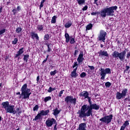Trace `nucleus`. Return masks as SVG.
Here are the masks:
<instances>
[{"mask_svg": "<svg viewBox=\"0 0 130 130\" xmlns=\"http://www.w3.org/2000/svg\"><path fill=\"white\" fill-rule=\"evenodd\" d=\"M89 105H83L81 110L77 112L79 114V117L82 118L83 117H89V116H93V109L94 110H99L100 107L96 104H92L91 102V98H88Z\"/></svg>", "mask_w": 130, "mask_h": 130, "instance_id": "obj_1", "label": "nucleus"}, {"mask_svg": "<svg viewBox=\"0 0 130 130\" xmlns=\"http://www.w3.org/2000/svg\"><path fill=\"white\" fill-rule=\"evenodd\" d=\"M117 10V6H112L111 7H107L101 11V16L103 18H105L106 16H114V11Z\"/></svg>", "mask_w": 130, "mask_h": 130, "instance_id": "obj_2", "label": "nucleus"}, {"mask_svg": "<svg viewBox=\"0 0 130 130\" xmlns=\"http://www.w3.org/2000/svg\"><path fill=\"white\" fill-rule=\"evenodd\" d=\"M21 92H17L16 95H19V98H29L31 95L30 89L27 88V84H24L21 88Z\"/></svg>", "mask_w": 130, "mask_h": 130, "instance_id": "obj_3", "label": "nucleus"}, {"mask_svg": "<svg viewBox=\"0 0 130 130\" xmlns=\"http://www.w3.org/2000/svg\"><path fill=\"white\" fill-rule=\"evenodd\" d=\"M125 54H126V51L125 50L119 53L118 51H115L112 55L114 58H117V59H120V61H123L125 59Z\"/></svg>", "mask_w": 130, "mask_h": 130, "instance_id": "obj_4", "label": "nucleus"}, {"mask_svg": "<svg viewBox=\"0 0 130 130\" xmlns=\"http://www.w3.org/2000/svg\"><path fill=\"white\" fill-rule=\"evenodd\" d=\"M112 118H113V115L110 114V115L105 116L104 117H102L100 119V121L106 123V124H109L110 123V122H111Z\"/></svg>", "mask_w": 130, "mask_h": 130, "instance_id": "obj_5", "label": "nucleus"}, {"mask_svg": "<svg viewBox=\"0 0 130 130\" xmlns=\"http://www.w3.org/2000/svg\"><path fill=\"white\" fill-rule=\"evenodd\" d=\"M56 122V120H55V119L53 118H48L45 122V124L47 127H51Z\"/></svg>", "mask_w": 130, "mask_h": 130, "instance_id": "obj_6", "label": "nucleus"}, {"mask_svg": "<svg viewBox=\"0 0 130 130\" xmlns=\"http://www.w3.org/2000/svg\"><path fill=\"white\" fill-rule=\"evenodd\" d=\"M127 95V89L124 88L122 90L121 93L117 92L116 93L117 98H125V96Z\"/></svg>", "mask_w": 130, "mask_h": 130, "instance_id": "obj_7", "label": "nucleus"}, {"mask_svg": "<svg viewBox=\"0 0 130 130\" xmlns=\"http://www.w3.org/2000/svg\"><path fill=\"white\" fill-rule=\"evenodd\" d=\"M106 35H107V33L104 30H101L100 35L98 37V40L99 41H103V42H105V40L106 38Z\"/></svg>", "mask_w": 130, "mask_h": 130, "instance_id": "obj_8", "label": "nucleus"}, {"mask_svg": "<svg viewBox=\"0 0 130 130\" xmlns=\"http://www.w3.org/2000/svg\"><path fill=\"white\" fill-rule=\"evenodd\" d=\"M15 107L14 106H9L7 107V108L5 110L7 113H13V114H16L17 113V111L15 110L14 108Z\"/></svg>", "mask_w": 130, "mask_h": 130, "instance_id": "obj_9", "label": "nucleus"}, {"mask_svg": "<svg viewBox=\"0 0 130 130\" xmlns=\"http://www.w3.org/2000/svg\"><path fill=\"white\" fill-rule=\"evenodd\" d=\"M98 53L99 54V56H100V57H103V56L109 57V54H108L107 51L105 50L103 51L101 50L100 51H99Z\"/></svg>", "mask_w": 130, "mask_h": 130, "instance_id": "obj_10", "label": "nucleus"}, {"mask_svg": "<svg viewBox=\"0 0 130 130\" xmlns=\"http://www.w3.org/2000/svg\"><path fill=\"white\" fill-rule=\"evenodd\" d=\"M77 61H78L79 64L82 63V62H83L84 61V54L82 51L80 52L78 57L77 59Z\"/></svg>", "mask_w": 130, "mask_h": 130, "instance_id": "obj_11", "label": "nucleus"}, {"mask_svg": "<svg viewBox=\"0 0 130 130\" xmlns=\"http://www.w3.org/2000/svg\"><path fill=\"white\" fill-rule=\"evenodd\" d=\"M65 101L66 102H67V103H69V102H70V103H71V104H73V105H76V102L77 101V100L73 98H66Z\"/></svg>", "mask_w": 130, "mask_h": 130, "instance_id": "obj_12", "label": "nucleus"}, {"mask_svg": "<svg viewBox=\"0 0 130 130\" xmlns=\"http://www.w3.org/2000/svg\"><path fill=\"white\" fill-rule=\"evenodd\" d=\"M24 53V48H21L19 50V51L17 52V53L15 55V57L17 58H18V59H20V55L23 54Z\"/></svg>", "mask_w": 130, "mask_h": 130, "instance_id": "obj_13", "label": "nucleus"}, {"mask_svg": "<svg viewBox=\"0 0 130 130\" xmlns=\"http://www.w3.org/2000/svg\"><path fill=\"white\" fill-rule=\"evenodd\" d=\"M87 124L86 123H81L77 129L76 130H87Z\"/></svg>", "mask_w": 130, "mask_h": 130, "instance_id": "obj_14", "label": "nucleus"}, {"mask_svg": "<svg viewBox=\"0 0 130 130\" xmlns=\"http://www.w3.org/2000/svg\"><path fill=\"white\" fill-rule=\"evenodd\" d=\"M80 97H84V98H90L89 97V92L87 91H83L79 94Z\"/></svg>", "mask_w": 130, "mask_h": 130, "instance_id": "obj_15", "label": "nucleus"}, {"mask_svg": "<svg viewBox=\"0 0 130 130\" xmlns=\"http://www.w3.org/2000/svg\"><path fill=\"white\" fill-rule=\"evenodd\" d=\"M101 71V79L104 80L105 79V77L106 76V72H105V70L104 69L101 68V70H100Z\"/></svg>", "mask_w": 130, "mask_h": 130, "instance_id": "obj_16", "label": "nucleus"}, {"mask_svg": "<svg viewBox=\"0 0 130 130\" xmlns=\"http://www.w3.org/2000/svg\"><path fill=\"white\" fill-rule=\"evenodd\" d=\"M33 121H37L38 120H42V115L41 113H38L35 118L33 119Z\"/></svg>", "mask_w": 130, "mask_h": 130, "instance_id": "obj_17", "label": "nucleus"}, {"mask_svg": "<svg viewBox=\"0 0 130 130\" xmlns=\"http://www.w3.org/2000/svg\"><path fill=\"white\" fill-rule=\"evenodd\" d=\"M127 125H129V122H128V121H125L123 125L121 126L120 130H124Z\"/></svg>", "mask_w": 130, "mask_h": 130, "instance_id": "obj_18", "label": "nucleus"}, {"mask_svg": "<svg viewBox=\"0 0 130 130\" xmlns=\"http://www.w3.org/2000/svg\"><path fill=\"white\" fill-rule=\"evenodd\" d=\"M2 108H4L5 110L10 106L9 102H5L2 103Z\"/></svg>", "mask_w": 130, "mask_h": 130, "instance_id": "obj_19", "label": "nucleus"}, {"mask_svg": "<svg viewBox=\"0 0 130 130\" xmlns=\"http://www.w3.org/2000/svg\"><path fill=\"white\" fill-rule=\"evenodd\" d=\"M53 114L54 115V116H56L57 115H58L59 113H60V111H61V110H58L57 108H56L55 109L53 110Z\"/></svg>", "mask_w": 130, "mask_h": 130, "instance_id": "obj_20", "label": "nucleus"}, {"mask_svg": "<svg viewBox=\"0 0 130 130\" xmlns=\"http://www.w3.org/2000/svg\"><path fill=\"white\" fill-rule=\"evenodd\" d=\"M31 37L32 39H37V40H39V37H38V35L34 32H31Z\"/></svg>", "mask_w": 130, "mask_h": 130, "instance_id": "obj_21", "label": "nucleus"}, {"mask_svg": "<svg viewBox=\"0 0 130 130\" xmlns=\"http://www.w3.org/2000/svg\"><path fill=\"white\" fill-rule=\"evenodd\" d=\"M42 116H46L49 113V109L47 110H42L40 112Z\"/></svg>", "mask_w": 130, "mask_h": 130, "instance_id": "obj_22", "label": "nucleus"}, {"mask_svg": "<svg viewBox=\"0 0 130 130\" xmlns=\"http://www.w3.org/2000/svg\"><path fill=\"white\" fill-rule=\"evenodd\" d=\"M72 25H73V23H72V21H69L65 24L64 27L65 28H70Z\"/></svg>", "mask_w": 130, "mask_h": 130, "instance_id": "obj_23", "label": "nucleus"}, {"mask_svg": "<svg viewBox=\"0 0 130 130\" xmlns=\"http://www.w3.org/2000/svg\"><path fill=\"white\" fill-rule=\"evenodd\" d=\"M64 36L66 39V42H67V43H69V42L70 41V35L68 33H65Z\"/></svg>", "mask_w": 130, "mask_h": 130, "instance_id": "obj_24", "label": "nucleus"}, {"mask_svg": "<svg viewBox=\"0 0 130 130\" xmlns=\"http://www.w3.org/2000/svg\"><path fill=\"white\" fill-rule=\"evenodd\" d=\"M78 5L79 6H82V5H85V0H76Z\"/></svg>", "mask_w": 130, "mask_h": 130, "instance_id": "obj_25", "label": "nucleus"}, {"mask_svg": "<svg viewBox=\"0 0 130 130\" xmlns=\"http://www.w3.org/2000/svg\"><path fill=\"white\" fill-rule=\"evenodd\" d=\"M44 26L42 25H38L37 27V29H38V31L40 32L43 30Z\"/></svg>", "mask_w": 130, "mask_h": 130, "instance_id": "obj_26", "label": "nucleus"}, {"mask_svg": "<svg viewBox=\"0 0 130 130\" xmlns=\"http://www.w3.org/2000/svg\"><path fill=\"white\" fill-rule=\"evenodd\" d=\"M79 76V74H77V72H71V76L72 78H77Z\"/></svg>", "mask_w": 130, "mask_h": 130, "instance_id": "obj_27", "label": "nucleus"}, {"mask_svg": "<svg viewBox=\"0 0 130 130\" xmlns=\"http://www.w3.org/2000/svg\"><path fill=\"white\" fill-rule=\"evenodd\" d=\"M56 16H54L51 20V23H52L53 24H55V23H56Z\"/></svg>", "mask_w": 130, "mask_h": 130, "instance_id": "obj_28", "label": "nucleus"}, {"mask_svg": "<svg viewBox=\"0 0 130 130\" xmlns=\"http://www.w3.org/2000/svg\"><path fill=\"white\" fill-rule=\"evenodd\" d=\"M93 27V24L91 23H89L88 25L86 26V30H90V29H92V27Z\"/></svg>", "mask_w": 130, "mask_h": 130, "instance_id": "obj_29", "label": "nucleus"}, {"mask_svg": "<svg viewBox=\"0 0 130 130\" xmlns=\"http://www.w3.org/2000/svg\"><path fill=\"white\" fill-rule=\"evenodd\" d=\"M28 58H29V54H26L24 55L23 60H25L26 62L28 61Z\"/></svg>", "mask_w": 130, "mask_h": 130, "instance_id": "obj_30", "label": "nucleus"}, {"mask_svg": "<svg viewBox=\"0 0 130 130\" xmlns=\"http://www.w3.org/2000/svg\"><path fill=\"white\" fill-rule=\"evenodd\" d=\"M106 74H111V70L110 68H106L105 69Z\"/></svg>", "mask_w": 130, "mask_h": 130, "instance_id": "obj_31", "label": "nucleus"}, {"mask_svg": "<svg viewBox=\"0 0 130 130\" xmlns=\"http://www.w3.org/2000/svg\"><path fill=\"white\" fill-rule=\"evenodd\" d=\"M55 90H56V88L55 87L52 88L51 87H49V88L48 89V92L49 93H51L52 91H54Z\"/></svg>", "mask_w": 130, "mask_h": 130, "instance_id": "obj_32", "label": "nucleus"}, {"mask_svg": "<svg viewBox=\"0 0 130 130\" xmlns=\"http://www.w3.org/2000/svg\"><path fill=\"white\" fill-rule=\"evenodd\" d=\"M39 109V106H38V105H36L33 108V111H38Z\"/></svg>", "mask_w": 130, "mask_h": 130, "instance_id": "obj_33", "label": "nucleus"}, {"mask_svg": "<svg viewBox=\"0 0 130 130\" xmlns=\"http://www.w3.org/2000/svg\"><path fill=\"white\" fill-rule=\"evenodd\" d=\"M111 85H112V84L111 82H107L105 83L106 88H109Z\"/></svg>", "mask_w": 130, "mask_h": 130, "instance_id": "obj_34", "label": "nucleus"}, {"mask_svg": "<svg viewBox=\"0 0 130 130\" xmlns=\"http://www.w3.org/2000/svg\"><path fill=\"white\" fill-rule=\"evenodd\" d=\"M45 45H47V46L48 47V50H47L48 52H50V51H51V49L49 47V45H50V44H49V43H46Z\"/></svg>", "mask_w": 130, "mask_h": 130, "instance_id": "obj_35", "label": "nucleus"}, {"mask_svg": "<svg viewBox=\"0 0 130 130\" xmlns=\"http://www.w3.org/2000/svg\"><path fill=\"white\" fill-rule=\"evenodd\" d=\"M18 43V38H15L14 39V41H12V44H14V45H16Z\"/></svg>", "mask_w": 130, "mask_h": 130, "instance_id": "obj_36", "label": "nucleus"}, {"mask_svg": "<svg viewBox=\"0 0 130 130\" xmlns=\"http://www.w3.org/2000/svg\"><path fill=\"white\" fill-rule=\"evenodd\" d=\"M17 112L18 114H21L22 112V110L20 108H17L16 109V113Z\"/></svg>", "mask_w": 130, "mask_h": 130, "instance_id": "obj_37", "label": "nucleus"}, {"mask_svg": "<svg viewBox=\"0 0 130 130\" xmlns=\"http://www.w3.org/2000/svg\"><path fill=\"white\" fill-rule=\"evenodd\" d=\"M22 27H18L17 28H16V33H20V32H22Z\"/></svg>", "mask_w": 130, "mask_h": 130, "instance_id": "obj_38", "label": "nucleus"}, {"mask_svg": "<svg viewBox=\"0 0 130 130\" xmlns=\"http://www.w3.org/2000/svg\"><path fill=\"white\" fill-rule=\"evenodd\" d=\"M46 1L47 0H42L41 2V4L40 5V8L41 9V8H43V3H45Z\"/></svg>", "mask_w": 130, "mask_h": 130, "instance_id": "obj_39", "label": "nucleus"}, {"mask_svg": "<svg viewBox=\"0 0 130 130\" xmlns=\"http://www.w3.org/2000/svg\"><path fill=\"white\" fill-rule=\"evenodd\" d=\"M48 39H49V35H45L44 36V40H48Z\"/></svg>", "mask_w": 130, "mask_h": 130, "instance_id": "obj_40", "label": "nucleus"}, {"mask_svg": "<svg viewBox=\"0 0 130 130\" xmlns=\"http://www.w3.org/2000/svg\"><path fill=\"white\" fill-rule=\"evenodd\" d=\"M5 32H6V28L1 29L0 30V35H2V34H4V33H5Z\"/></svg>", "mask_w": 130, "mask_h": 130, "instance_id": "obj_41", "label": "nucleus"}, {"mask_svg": "<svg viewBox=\"0 0 130 130\" xmlns=\"http://www.w3.org/2000/svg\"><path fill=\"white\" fill-rule=\"evenodd\" d=\"M86 73L85 72H82L81 74H80V77L81 78H85V77H86Z\"/></svg>", "mask_w": 130, "mask_h": 130, "instance_id": "obj_42", "label": "nucleus"}, {"mask_svg": "<svg viewBox=\"0 0 130 130\" xmlns=\"http://www.w3.org/2000/svg\"><path fill=\"white\" fill-rule=\"evenodd\" d=\"M79 49L75 50V52L74 53V56H77V55L79 53Z\"/></svg>", "mask_w": 130, "mask_h": 130, "instance_id": "obj_43", "label": "nucleus"}, {"mask_svg": "<svg viewBox=\"0 0 130 130\" xmlns=\"http://www.w3.org/2000/svg\"><path fill=\"white\" fill-rule=\"evenodd\" d=\"M99 14H100V12H92L91 13V16H96V15H98Z\"/></svg>", "mask_w": 130, "mask_h": 130, "instance_id": "obj_44", "label": "nucleus"}, {"mask_svg": "<svg viewBox=\"0 0 130 130\" xmlns=\"http://www.w3.org/2000/svg\"><path fill=\"white\" fill-rule=\"evenodd\" d=\"M56 74V70L50 72L51 76H54Z\"/></svg>", "mask_w": 130, "mask_h": 130, "instance_id": "obj_45", "label": "nucleus"}, {"mask_svg": "<svg viewBox=\"0 0 130 130\" xmlns=\"http://www.w3.org/2000/svg\"><path fill=\"white\" fill-rule=\"evenodd\" d=\"M54 130H57V122L56 121V123H54Z\"/></svg>", "mask_w": 130, "mask_h": 130, "instance_id": "obj_46", "label": "nucleus"}, {"mask_svg": "<svg viewBox=\"0 0 130 130\" xmlns=\"http://www.w3.org/2000/svg\"><path fill=\"white\" fill-rule=\"evenodd\" d=\"M71 44H74V43H75V42H76V41H75V39L72 38L70 41Z\"/></svg>", "mask_w": 130, "mask_h": 130, "instance_id": "obj_47", "label": "nucleus"}, {"mask_svg": "<svg viewBox=\"0 0 130 130\" xmlns=\"http://www.w3.org/2000/svg\"><path fill=\"white\" fill-rule=\"evenodd\" d=\"M63 92H64V90H62L59 93V97H61V95L63 94Z\"/></svg>", "mask_w": 130, "mask_h": 130, "instance_id": "obj_48", "label": "nucleus"}, {"mask_svg": "<svg viewBox=\"0 0 130 130\" xmlns=\"http://www.w3.org/2000/svg\"><path fill=\"white\" fill-rule=\"evenodd\" d=\"M50 100H51V98H45L44 99V102L45 103H46V102H47V101H49Z\"/></svg>", "mask_w": 130, "mask_h": 130, "instance_id": "obj_49", "label": "nucleus"}, {"mask_svg": "<svg viewBox=\"0 0 130 130\" xmlns=\"http://www.w3.org/2000/svg\"><path fill=\"white\" fill-rule=\"evenodd\" d=\"M87 10H88V6L87 5L82 8V11H87Z\"/></svg>", "mask_w": 130, "mask_h": 130, "instance_id": "obj_50", "label": "nucleus"}, {"mask_svg": "<svg viewBox=\"0 0 130 130\" xmlns=\"http://www.w3.org/2000/svg\"><path fill=\"white\" fill-rule=\"evenodd\" d=\"M93 4L98 6H99V4H98V0H94Z\"/></svg>", "mask_w": 130, "mask_h": 130, "instance_id": "obj_51", "label": "nucleus"}, {"mask_svg": "<svg viewBox=\"0 0 130 130\" xmlns=\"http://www.w3.org/2000/svg\"><path fill=\"white\" fill-rule=\"evenodd\" d=\"M77 66H78V62H74V65H73V69H75V68H76V67H77Z\"/></svg>", "mask_w": 130, "mask_h": 130, "instance_id": "obj_52", "label": "nucleus"}, {"mask_svg": "<svg viewBox=\"0 0 130 130\" xmlns=\"http://www.w3.org/2000/svg\"><path fill=\"white\" fill-rule=\"evenodd\" d=\"M88 68H90V70H91V71L95 69V68L94 67V66H88Z\"/></svg>", "mask_w": 130, "mask_h": 130, "instance_id": "obj_53", "label": "nucleus"}, {"mask_svg": "<svg viewBox=\"0 0 130 130\" xmlns=\"http://www.w3.org/2000/svg\"><path fill=\"white\" fill-rule=\"evenodd\" d=\"M12 13H13V15H15L17 13V10H16V9H13L12 10Z\"/></svg>", "mask_w": 130, "mask_h": 130, "instance_id": "obj_54", "label": "nucleus"}, {"mask_svg": "<svg viewBox=\"0 0 130 130\" xmlns=\"http://www.w3.org/2000/svg\"><path fill=\"white\" fill-rule=\"evenodd\" d=\"M130 57V52H128L126 54V58H129Z\"/></svg>", "mask_w": 130, "mask_h": 130, "instance_id": "obj_55", "label": "nucleus"}, {"mask_svg": "<svg viewBox=\"0 0 130 130\" xmlns=\"http://www.w3.org/2000/svg\"><path fill=\"white\" fill-rule=\"evenodd\" d=\"M77 70H78V67H76L75 69H74L73 71V73H77Z\"/></svg>", "mask_w": 130, "mask_h": 130, "instance_id": "obj_56", "label": "nucleus"}, {"mask_svg": "<svg viewBox=\"0 0 130 130\" xmlns=\"http://www.w3.org/2000/svg\"><path fill=\"white\" fill-rule=\"evenodd\" d=\"M47 61V58H46L44 60V61L42 62V64H44V63H45V62H46Z\"/></svg>", "mask_w": 130, "mask_h": 130, "instance_id": "obj_57", "label": "nucleus"}, {"mask_svg": "<svg viewBox=\"0 0 130 130\" xmlns=\"http://www.w3.org/2000/svg\"><path fill=\"white\" fill-rule=\"evenodd\" d=\"M125 68H126V69H125V71H128L129 70V66H126V67H125Z\"/></svg>", "mask_w": 130, "mask_h": 130, "instance_id": "obj_58", "label": "nucleus"}, {"mask_svg": "<svg viewBox=\"0 0 130 130\" xmlns=\"http://www.w3.org/2000/svg\"><path fill=\"white\" fill-rule=\"evenodd\" d=\"M39 80H40V77L39 76H38L37 77V82H39Z\"/></svg>", "mask_w": 130, "mask_h": 130, "instance_id": "obj_59", "label": "nucleus"}, {"mask_svg": "<svg viewBox=\"0 0 130 130\" xmlns=\"http://www.w3.org/2000/svg\"><path fill=\"white\" fill-rule=\"evenodd\" d=\"M17 11H20L21 10V7L20 6H18L17 8Z\"/></svg>", "mask_w": 130, "mask_h": 130, "instance_id": "obj_60", "label": "nucleus"}, {"mask_svg": "<svg viewBox=\"0 0 130 130\" xmlns=\"http://www.w3.org/2000/svg\"><path fill=\"white\" fill-rule=\"evenodd\" d=\"M2 12H3V8H0V14L2 13Z\"/></svg>", "mask_w": 130, "mask_h": 130, "instance_id": "obj_61", "label": "nucleus"}, {"mask_svg": "<svg viewBox=\"0 0 130 130\" xmlns=\"http://www.w3.org/2000/svg\"><path fill=\"white\" fill-rule=\"evenodd\" d=\"M99 6V5H101V1H99L98 2Z\"/></svg>", "mask_w": 130, "mask_h": 130, "instance_id": "obj_62", "label": "nucleus"}, {"mask_svg": "<svg viewBox=\"0 0 130 130\" xmlns=\"http://www.w3.org/2000/svg\"><path fill=\"white\" fill-rule=\"evenodd\" d=\"M103 46H103V44H101V48H103Z\"/></svg>", "mask_w": 130, "mask_h": 130, "instance_id": "obj_63", "label": "nucleus"}, {"mask_svg": "<svg viewBox=\"0 0 130 130\" xmlns=\"http://www.w3.org/2000/svg\"><path fill=\"white\" fill-rule=\"evenodd\" d=\"M66 98H72V97H71V96H67L66 97Z\"/></svg>", "mask_w": 130, "mask_h": 130, "instance_id": "obj_64", "label": "nucleus"}]
</instances>
